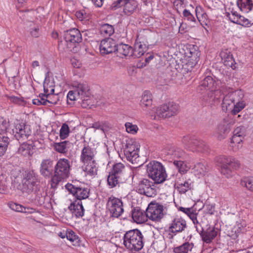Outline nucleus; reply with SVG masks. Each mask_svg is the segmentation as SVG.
Here are the masks:
<instances>
[{
  "instance_id": "nucleus-1",
  "label": "nucleus",
  "mask_w": 253,
  "mask_h": 253,
  "mask_svg": "<svg viewBox=\"0 0 253 253\" xmlns=\"http://www.w3.org/2000/svg\"><path fill=\"white\" fill-rule=\"evenodd\" d=\"M93 149L89 146H84L82 149L80 160L84 164L82 166L86 175L94 176L97 174V164L94 159Z\"/></svg>"
},
{
  "instance_id": "nucleus-2",
  "label": "nucleus",
  "mask_w": 253,
  "mask_h": 253,
  "mask_svg": "<svg viewBox=\"0 0 253 253\" xmlns=\"http://www.w3.org/2000/svg\"><path fill=\"white\" fill-rule=\"evenodd\" d=\"M143 236L139 230L132 229L125 233L123 237V244L127 250L137 252L143 247Z\"/></svg>"
},
{
  "instance_id": "nucleus-3",
  "label": "nucleus",
  "mask_w": 253,
  "mask_h": 253,
  "mask_svg": "<svg viewBox=\"0 0 253 253\" xmlns=\"http://www.w3.org/2000/svg\"><path fill=\"white\" fill-rule=\"evenodd\" d=\"M21 176V184L17 186L18 189L27 193L36 192L39 190L40 181L38 175L33 171H23Z\"/></svg>"
},
{
  "instance_id": "nucleus-4",
  "label": "nucleus",
  "mask_w": 253,
  "mask_h": 253,
  "mask_svg": "<svg viewBox=\"0 0 253 253\" xmlns=\"http://www.w3.org/2000/svg\"><path fill=\"white\" fill-rule=\"evenodd\" d=\"M147 172L150 178L155 183L159 184L164 182L167 177V173L163 165L157 161H152L147 165Z\"/></svg>"
},
{
  "instance_id": "nucleus-5",
  "label": "nucleus",
  "mask_w": 253,
  "mask_h": 253,
  "mask_svg": "<svg viewBox=\"0 0 253 253\" xmlns=\"http://www.w3.org/2000/svg\"><path fill=\"white\" fill-rule=\"evenodd\" d=\"M64 40L66 42L67 48L69 51L76 53L79 51V43L82 41L80 31L76 28L64 30Z\"/></svg>"
},
{
  "instance_id": "nucleus-6",
  "label": "nucleus",
  "mask_w": 253,
  "mask_h": 253,
  "mask_svg": "<svg viewBox=\"0 0 253 253\" xmlns=\"http://www.w3.org/2000/svg\"><path fill=\"white\" fill-rule=\"evenodd\" d=\"M219 162L221 164V173L227 178L231 177L232 170H237L241 166L239 161L232 157L221 156L219 157Z\"/></svg>"
},
{
  "instance_id": "nucleus-7",
  "label": "nucleus",
  "mask_w": 253,
  "mask_h": 253,
  "mask_svg": "<svg viewBox=\"0 0 253 253\" xmlns=\"http://www.w3.org/2000/svg\"><path fill=\"white\" fill-rule=\"evenodd\" d=\"M107 209L112 217L118 218L124 212L123 203L121 199L113 196L109 197L107 202Z\"/></svg>"
},
{
  "instance_id": "nucleus-8",
  "label": "nucleus",
  "mask_w": 253,
  "mask_h": 253,
  "mask_svg": "<svg viewBox=\"0 0 253 253\" xmlns=\"http://www.w3.org/2000/svg\"><path fill=\"white\" fill-rule=\"evenodd\" d=\"M244 94L241 90H235L227 94L222 98V110L227 111L231 110L236 101L241 100Z\"/></svg>"
},
{
  "instance_id": "nucleus-9",
  "label": "nucleus",
  "mask_w": 253,
  "mask_h": 253,
  "mask_svg": "<svg viewBox=\"0 0 253 253\" xmlns=\"http://www.w3.org/2000/svg\"><path fill=\"white\" fill-rule=\"evenodd\" d=\"M164 206L156 202H151L146 209L147 219L156 222L160 221L164 216Z\"/></svg>"
},
{
  "instance_id": "nucleus-10",
  "label": "nucleus",
  "mask_w": 253,
  "mask_h": 253,
  "mask_svg": "<svg viewBox=\"0 0 253 253\" xmlns=\"http://www.w3.org/2000/svg\"><path fill=\"white\" fill-rule=\"evenodd\" d=\"M139 146L137 143L133 142L132 143H127L126 145L124 152L127 160L133 164H136L140 166L141 164L139 163Z\"/></svg>"
},
{
  "instance_id": "nucleus-11",
  "label": "nucleus",
  "mask_w": 253,
  "mask_h": 253,
  "mask_svg": "<svg viewBox=\"0 0 253 253\" xmlns=\"http://www.w3.org/2000/svg\"><path fill=\"white\" fill-rule=\"evenodd\" d=\"M9 123L5 121L0 124V157L6 152L10 139L7 136L10 130Z\"/></svg>"
},
{
  "instance_id": "nucleus-12",
  "label": "nucleus",
  "mask_w": 253,
  "mask_h": 253,
  "mask_svg": "<svg viewBox=\"0 0 253 253\" xmlns=\"http://www.w3.org/2000/svg\"><path fill=\"white\" fill-rule=\"evenodd\" d=\"M65 187L70 193L80 201L81 200L87 199L89 197L90 189L88 186H76L68 183L65 185Z\"/></svg>"
},
{
  "instance_id": "nucleus-13",
  "label": "nucleus",
  "mask_w": 253,
  "mask_h": 253,
  "mask_svg": "<svg viewBox=\"0 0 253 253\" xmlns=\"http://www.w3.org/2000/svg\"><path fill=\"white\" fill-rule=\"evenodd\" d=\"M12 132L15 138L18 141H23L28 139L32 132L30 127L23 123L15 124Z\"/></svg>"
},
{
  "instance_id": "nucleus-14",
  "label": "nucleus",
  "mask_w": 253,
  "mask_h": 253,
  "mask_svg": "<svg viewBox=\"0 0 253 253\" xmlns=\"http://www.w3.org/2000/svg\"><path fill=\"white\" fill-rule=\"evenodd\" d=\"M204 93L202 98L204 105L211 106L219 102V96L221 95L220 90L208 91L205 92Z\"/></svg>"
},
{
  "instance_id": "nucleus-15",
  "label": "nucleus",
  "mask_w": 253,
  "mask_h": 253,
  "mask_svg": "<svg viewBox=\"0 0 253 253\" xmlns=\"http://www.w3.org/2000/svg\"><path fill=\"white\" fill-rule=\"evenodd\" d=\"M117 44L112 38L105 39L101 41L99 49L101 54H108L116 51Z\"/></svg>"
},
{
  "instance_id": "nucleus-16",
  "label": "nucleus",
  "mask_w": 253,
  "mask_h": 253,
  "mask_svg": "<svg viewBox=\"0 0 253 253\" xmlns=\"http://www.w3.org/2000/svg\"><path fill=\"white\" fill-rule=\"evenodd\" d=\"M216 83L211 76H208L203 80L198 86V90L201 94L208 91H214Z\"/></svg>"
},
{
  "instance_id": "nucleus-17",
  "label": "nucleus",
  "mask_w": 253,
  "mask_h": 253,
  "mask_svg": "<svg viewBox=\"0 0 253 253\" xmlns=\"http://www.w3.org/2000/svg\"><path fill=\"white\" fill-rule=\"evenodd\" d=\"M187 228V223L185 219L181 217L174 218L169 224V230L172 233L182 232Z\"/></svg>"
},
{
  "instance_id": "nucleus-18",
  "label": "nucleus",
  "mask_w": 253,
  "mask_h": 253,
  "mask_svg": "<svg viewBox=\"0 0 253 253\" xmlns=\"http://www.w3.org/2000/svg\"><path fill=\"white\" fill-rule=\"evenodd\" d=\"M63 179V159H60L54 168V174L52 177V187L55 186Z\"/></svg>"
},
{
  "instance_id": "nucleus-19",
  "label": "nucleus",
  "mask_w": 253,
  "mask_h": 253,
  "mask_svg": "<svg viewBox=\"0 0 253 253\" xmlns=\"http://www.w3.org/2000/svg\"><path fill=\"white\" fill-rule=\"evenodd\" d=\"M151 182L147 179H143L139 181L136 191L138 193L148 197L151 196L153 189L151 187Z\"/></svg>"
},
{
  "instance_id": "nucleus-20",
  "label": "nucleus",
  "mask_w": 253,
  "mask_h": 253,
  "mask_svg": "<svg viewBox=\"0 0 253 253\" xmlns=\"http://www.w3.org/2000/svg\"><path fill=\"white\" fill-rule=\"evenodd\" d=\"M220 56L225 66L234 70L236 68V63L230 51L227 49L222 50L220 53Z\"/></svg>"
},
{
  "instance_id": "nucleus-21",
  "label": "nucleus",
  "mask_w": 253,
  "mask_h": 253,
  "mask_svg": "<svg viewBox=\"0 0 253 253\" xmlns=\"http://www.w3.org/2000/svg\"><path fill=\"white\" fill-rule=\"evenodd\" d=\"M132 47L127 44L121 43L117 44L115 53L118 56L123 58L125 57H132Z\"/></svg>"
},
{
  "instance_id": "nucleus-22",
  "label": "nucleus",
  "mask_w": 253,
  "mask_h": 253,
  "mask_svg": "<svg viewBox=\"0 0 253 253\" xmlns=\"http://www.w3.org/2000/svg\"><path fill=\"white\" fill-rule=\"evenodd\" d=\"M146 211H144L139 208L136 207L133 209L131 212L132 218L137 223H142L147 220Z\"/></svg>"
},
{
  "instance_id": "nucleus-23",
  "label": "nucleus",
  "mask_w": 253,
  "mask_h": 253,
  "mask_svg": "<svg viewBox=\"0 0 253 253\" xmlns=\"http://www.w3.org/2000/svg\"><path fill=\"white\" fill-rule=\"evenodd\" d=\"M198 232L202 237L203 242L207 244L211 242L212 240L217 235V231L213 228H209L206 231H204L203 229H202V230L198 231Z\"/></svg>"
},
{
  "instance_id": "nucleus-24",
  "label": "nucleus",
  "mask_w": 253,
  "mask_h": 253,
  "mask_svg": "<svg viewBox=\"0 0 253 253\" xmlns=\"http://www.w3.org/2000/svg\"><path fill=\"white\" fill-rule=\"evenodd\" d=\"M41 174L45 177H50L53 172V162L50 159L43 160L41 165Z\"/></svg>"
},
{
  "instance_id": "nucleus-25",
  "label": "nucleus",
  "mask_w": 253,
  "mask_h": 253,
  "mask_svg": "<svg viewBox=\"0 0 253 253\" xmlns=\"http://www.w3.org/2000/svg\"><path fill=\"white\" fill-rule=\"evenodd\" d=\"M127 180L126 177H121L113 173L110 172L107 178V182L109 187L111 188L124 183Z\"/></svg>"
},
{
  "instance_id": "nucleus-26",
  "label": "nucleus",
  "mask_w": 253,
  "mask_h": 253,
  "mask_svg": "<svg viewBox=\"0 0 253 253\" xmlns=\"http://www.w3.org/2000/svg\"><path fill=\"white\" fill-rule=\"evenodd\" d=\"M69 210L72 211L76 217H82L84 215V209L81 201H75L70 204L68 207Z\"/></svg>"
},
{
  "instance_id": "nucleus-27",
  "label": "nucleus",
  "mask_w": 253,
  "mask_h": 253,
  "mask_svg": "<svg viewBox=\"0 0 253 253\" xmlns=\"http://www.w3.org/2000/svg\"><path fill=\"white\" fill-rule=\"evenodd\" d=\"M48 73H46L45 78L43 82V86L44 93L46 96V98L50 97V95L54 93V85L52 81H50L48 77Z\"/></svg>"
},
{
  "instance_id": "nucleus-28",
  "label": "nucleus",
  "mask_w": 253,
  "mask_h": 253,
  "mask_svg": "<svg viewBox=\"0 0 253 253\" xmlns=\"http://www.w3.org/2000/svg\"><path fill=\"white\" fill-rule=\"evenodd\" d=\"M34 145L33 143H23L18 149V153L24 157H31L33 154Z\"/></svg>"
},
{
  "instance_id": "nucleus-29",
  "label": "nucleus",
  "mask_w": 253,
  "mask_h": 253,
  "mask_svg": "<svg viewBox=\"0 0 253 253\" xmlns=\"http://www.w3.org/2000/svg\"><path fill=\"white\" fill-rule=\"evenodd\" d=\"M146 45L141 42H136L134 49L132 48V57L139 58L144 54L147 50Z\"/></svg>"
},
{
  "instance_id": "nucleus-30",
  "label": "nucleus",
  "mask_w": 253,
  "mask_h": 253,
  "mask_svg": "<svg viewBox=\"0 0 253 253\" xmlns=\"http://www.w3.org/2000/svg\"><path fill=\"white\" fill-rule=\"evenodd\" d=\"M75 90L80 99L87 97L90 94L89 86L86 83L78 84Z\"/></svg>"
},
{
  "instance_id": "nucleus-31",
  "label": "nucleus",
  "mask_w": 253,
  "mask_h": 253,
  "mask_svg": "<svg viewBox=\"0 0 253 253\" xmlns=\"http://www.w3.org/2000/svg\"><path fill=\"white\" fill-rule=\"evenodd\" d=\"M230 129L227 125L219 124L215 128L214 134L218 139L221 140L226 137Z\"/></svg>"
},
{
  "instance_id": "nucleus-32",
  "label": "nucleus",
  "mask_w": 253,
  "mask_h": 253,
  "mask_svg": "<svg viewBox=\"0 0 253 253\" xmlns=\"http://www.w3.org/2000/svg\"><path fill=\"white\" fill-rule=\"evenodd\" d=\"M152 95L151 93L147 90L145 91L142 95L140 101V106L143 110H146L147 108L150 107L152 105Z\"/></svg>"
},
{
  "instance_id": "nucleus-33",
  "label": "nucleus",
  "mask_w": 253,
  "mask_h": 253,
  "mask_svg": "<svg viewBox=\"0 0 253 253\" xmlns=\"http://www.w3.org/2000/svg\"><path fill=\"white\" fill-rule=\"evenodd\" d=\"M197 138L194 135H187L183 137L181 142L186 149L192 151Z\"/></svg>"
},
{
  "instance_id": "nucleus-34",
  "label": "nucleus",
  "mask_w": 253,
  "mask_h": 253,
  "mask_svg": "<svg viewBox=\"0 0 253 253\" xmlns=\"http://www.w3.org/2000/svg\"><path fill=\"white\" fill-rule=\"evenodd\" d=\"M137 7V2L135 0H126L124 4V12L129 15L132 14Z\"/></svg>"
},
{
  "instance_id": "nucleus-35",
  "label": "nucleus",
  "mask_w": 253,
  "mask_h": 253,
  "mask_svg": "<svg viewBox=\"0 0 253 253\" xmlns=\"http://www.w3.org/2000/svg\"><path fill=\"white\" fill-rule=\"evenodd\" d=\"M237 4L241 11L248 13L253 7L252 0H237Z\"/></svg>"
},
{
  "instance_id": "nucleus-36",
  "label": "nucleus",
  "mask_w": 253,
  "mask_h": 253,
  "mask_svg": "<svg viewBox=\"0 0 253 253\" xmlns=\"http://www.w3.org/2000/svg\"><path fill=\"white\" fill-rule=\"evenodd\" d=\"M110 172L119 176H120L121 177H126L127 178V176L125 173V166L121 163L114 164Z\"/></svg>"
},
{
  "instance_id": "nucleus-37",
  "label": "nucleus",
  "mask_w": 253,
  "mask_h": 253,
  "mask_svg": "<svg viewBox=\"0 0 253 253\" xmlns=\"http://www.w3.org/2000/svg\"><path fill=\"white\" fill-rule=\"evenodd\" d=\"M195 143L192 150V152H205L208 151V146L205 142L197 138Z\"/></svg>"
},
{
  "instance_id": "nucleus-38",
  "label": "nucleus",
  "mask_w": 253,
  "mask_h": 253,
  "mask_svg": "<svg viewBox=\"0 0 253 253\" xmlns=\"http://www.w3.org/2000/svg\"><path fill=\"white\" fill-rule=\"evenodd\" d=\"M194 247V244L186 242L182 245L175 247L173 249V253H188L191 251Z\"/></svg>"
},
{
  "instance_id": "nucleus-39",
  "label": "nucleus",
  "mask_w": 253,
  "mask_h": 253,
  "mask_svg": "<svg viewBox=\"0 0 253 253\" xmlns=\"http://www.w3.org/2000/svg\"><path fill=\"white\" fill-rule=\"evenodd\" d=\"M165 105H166L168 108V109H166L168 118L175 116L178 113L179 109V106L178 104L173 102H170L165 104Z\"/></svg>"
},
{
  "instance_id": "nucleus-40",
  "label": "nucleus",
  "mask_w": 253,
  "mask_h": 253,
  "mask_svg": "<svg viewBox=\"0 0 253 253\" xmlns=\"http://www.w3.org/2000/svg\"><path fill=\"white\" fill-rule=\"evenodd\" d=\"M191 56L189 57V59L186 64L188 67L190 68L188 70L194 67L197 64L199 60L200 53L198 51H195L194 53L190 52Z\"/></svg>"
},
{
  "instance_id": "nucleus-41",
  "label": "nucleus",
  "mask_w": 253,
  "mask_h": 253,
  "mask_svg": "<svg viewBox=\"0 0 253 253\" xmlns=\"http://www.w3.org/2000/svg\"><path fill=\"white\" fill-rule=\"evenodd\" d=\"M99 31L103 37H110L114 33V28L111 25L105 24L100 26Z\"/></svg>"
},
{
  "instance_id": "nucleus-42",
  "label": "nucleus",
  "mask_w": 253,
  "mask_h": 253,
  "mask_svg": "<svg viewBox=\"0 0 253 253\" xmlns=\"http://www.w3.org/2000/svg\"><path fill=\"white\" fill-rule=\"evenodd\" d=\"M184 160H176L173 162L174 165L181 173H184L189 169V167Z\"/></svg>"
},
{
  "instance_id": "nucleus-43",
  "label": "nucleus",
  "mask_w": 253,
  "mask_h": 253,
  "mask_svg": "<svg viewBox=\"0 0 253 253\" xmlns=\"http://www.w3.org/2000/svg\"><path fill=\"white\" fill-rule=\"evenodd\" d=\"M244 137L234 134L232 136L230 143V146L233 149H239L242 146V142Z\"/></svg>"
},
{
  "instance_id": "nucleus-44",
  "label": "nucleus",
  "mask_w": 253,
  "mask_h": 253,
  "mask_svg": "<svg viewBox=\"0 0 253 253\" xmlns=\"http://www.w3.org/2000/svg\"><path fill=\"white\" fill-rule=\"evenodd\" d=\"M39 97L40 99H33L32 102L34 104L37 105H49V104H53L55 103L51 100H48V98H46V96L43 93L40 94Z\"/></svg>"
},
{
  "instance_id": "nucleus-45",
  "label": "nucleus",
  "mask_w": 253,
  "mask_h": 253,
  "mask_svg": "<svg viewBox=\"0 0 253 253\" xmlns=\"http://www.w3.org/2000/svg\"><path fill=\"white\" fill-rule=\"evenodd\" d=\"M6 176L0 171V193L6 194L8 191Z\"/></svg>"
},
{
  "instance_id": "nucleus-46",
  "label": "nucleus",
  "mask_w": 253,
  "mask_h": 253,
  "mask_svg": "<svg viewBox=\"0 0 253 253\" xmlns=\"http://www.w3.org/2000/svg\"><path fill=\"white\" fill-rule=\"evenodd\" d=\"M172 161L176 160H184L186 157V154L184 151L180 149H177L172 151L171 153Z\"/></svg>"
},
{
  "instance_id": "nucleus-47",
  "label": "nucleus",
  "mask_w": 253,
  "mask_h": 253,
  "mask_svg": "<svg viewBox=\"0 0 253 253\" xmlns=\"http://www.w3.org/2000/svg\"><path fill=\"white\" fill-rule=\"evenodd\" d=\"M76 100H80L79 97L75 90L70 91L67 95V104L72 105Z\"/></svg>"
},
{
  "instance_id": "nucleus-48",
  "label": "nucleus",
  "mask_w": 253,
  "mask_h": 253,
  "mask_svg": "<svg viewBox=\"0 0 253 253\" xmlns=\"http://www.w3.org/2000/svg\"><path fill=\"white\" fill-rule=\"evenodd\" d=\"M168 108L166 105L163 104L158 107L156 108V114L157 116L160 118H168L167 116V112L166 109H168Z\"/></svg>"
},
{
  "instance_id": "nucleus-49",
  "label": "nucleus",
  "mask_w": 253,
  "mask_h": 253,
  "mask_svg": "<svg viewBox=\"0 0 253 253\" xmlns=\"http://www.w3.org/2000/svg\"><path fill=\"white\" fill-rule=\"evenodd\" d=\"M73 122H67L64 123V139L67 138L70 133H72L75 129L76 126Z\"/></svg>"
},
{
  "instance_id": "nucleus-50",
  "label": "nucleus",
  "mask_w": 253,
  "mask_h": 253,
  "mask_svg": "<svg viewBox=\"0 0 253 253\" xmlns=\"http://www.w3.org/2000/svg\"><path fill=\"white\" fill-rule=\"evenodd\" d=\"M234 108L230 110L231 111L232 114L236 116L237 115L238 113H239L242 109H243L245 107V104L243 101L240 102V100L239 101H236V103L233 105Z\"/></svg>"
},
{
  "instance_id": "nucleus-51",
  "label": "nucleus",
  "mask_w": 253,
  "mask_h": 253,
  "mask_svg": "<svg viewBox=\"0 0 253 253\" xmlns=\"http://www.w3.org/2000/svg\"><path fill=\"white\" fill-rule=\"evenodd\" d=\"M64 155L70 157L73 155V152L70 148H73V143H70L68 141L64 140Z\"/></svg>"
},
{
  "instance_id": "nucleus-52",
  "label": "nucleus",
  "mask_w": 253,
  "mask_h": 253,
  "mask_svg": "<svg viewBox=\"0 0 253 253\" xmlns=\"http://www.w3.org/2000/svg\"><path fill=\"white\" fill-rule=\"evenodd\" d=\"M241 184L250 191H253V177L245 178L241 181Z\"/></svg>"
},
{
  "instance_id": "nucleus-53",
  "label": "nucleus",
  "mask_w": 253,
  "mask_h": 253,
  "mask_svg": "<svg viewBox=\"0 0 253 253\" xmlns=\"http://www.w3.org/2000/svg\"><path fill=\"white\" fill-rule=\"evenodd\" d=\"M176 188L180 193H185L190 189V184L187 181H185L183 183H177L176 184Z\"/></svg>"
},
{
  "instance_id": "nucleus-54",
  "label": "nucleus",
  "mask_w": 253,
  "mask_h": 253,
  "mask_svg": "<svg viewBox=\"0 0 253 253\" xmlns=\"http://www.w3.org/2000/svg\"><path fill=\"white\" fill-rule=\"evenodd\" d=\"M73 162L64 159V178H68L70 176V170L72 166Z\"/></svg>"
},
{
  "instance_id": "nucleus-55",
  "label": "nucleus",
  "mask_w": 253,
  "mask_h": 253,
  "mask_svg": "<svg viewBox=\"0 0 253 253\" xmlns=\"http://www.w3.org/2000/svg\"><path fill=\"white\" fill-rule=\"evenodd\" d=\"M125 126L126 131L131 134H135L138 130V128L136 125H133L129 122L126 123L125 124Z\"/></svg>"
},
{
  "instance_id": "nucleus-56",
  "label": "nucleus",
  "mask_w": 253,
  "mask_h": 253,
  "mask_svg": "<svg viewBox=\"0 0 253 253\" xmlns=\"http://www.w3.org/2000/svg\"><path fill=\"white\" fill-rule=\"evenodd\" d=\"M226 16L229 18V19L231 21V22L236 24L238 23V20L240 16V15L236 11H232L231 13L229 12H227L226 13Z\"/></svg>"
},
{
  "instance_id": "nucleus-57",
  "label": "nucleus",
  "mask_w": 253,
  "mask_h": 253,
  "mask_svg": "<svg viewBox=\"0 0 253 253\" xmlns=\"http://www.w3.org/2000/svg\"><path fill=\"white\" fill-rule=\"evenodd\" d=\"M66 237L67 239L71 242H78V236L72 230H67L66 233Z\"/></svg>"
},
{
  "instance_id": "nucleus-58",
  "label": "nucleus",
  "mask_w": 253,
  "mask_h": 253,
  "mask_svg": "<svg viewBox=\"0 0 253 253\" xmlns=\"http://www.w3.org/2000/svg\"><path fill=\"white\" fill-rule=\"evenodd\" d=\"M237 24L242 25L245 27H250L253 23H251V21H249L247 18H245L244 16L240 15L238 20Z\"/></svg>"
},
{
  "instance_id": "nucleus-59",
  "label": "nucleus",
  "mask_w": 253,
  "mask_h": 253,
  "mask_svg": "<svg viewBox=\"0 0 253 253\" xmlns=\"http://www.w3.org/2000/svg\"><path fill=\"white\" fill-rule=\"evenodd\" d=\"M33 26L30 29V32L31 36L35 38H37L40 36V28L38 25H35L33 23H31L30 26Z\"/></svg>"
},
{
  "instance_id": "nucleus-60",
  "label": "nucleus",
  "mask_w": 253,
  "mask_h": 253,
  "mask_svg": "<svg viewBox=\"0 0 253 253\" xmlns=\"http://www.w3.org/2000/svg\"><path fill=\"white\" fill-rule=\"evenodd\" d=\"M195 169L198 172L199 174L201 175H205L207 171V168L203 164L201 163H197L195 166Z\"/></svg>"
},
{
  "instance_id": "nucleus-61",
  "label": "nucleus",
  "mask_w": 253,
  "mask_h": 253,
  "mask_svg": "<svg viewBox=\"0 0 253 253\" xmlns=\"http://www.w3.org/2000/svg\"><path fill=\"white\" fill-rule=\"evenodd\" d=\"M76 16L80 20H87L89 18V15L85 12L84 10L77 11L76 13Z\"/></svg>"
},
{
  "instance_id": "nucleus-62",
  "label": "nucleus",
  "mask_w": 253,
  "mask_h": 253,
  "mask_svg": "<svg viewBox=\"0 0 253 253\" xmlns=\"http://www.w3.org/2000/svg\"><path fill=\"white\" fill-rule=\"evenodd\" d=\"M90 95H89L87 97H84L83 98H80L79 102L81 104V106L83 108H87L89 105H91V101L90 99Z\"/></svg>"
},
{
  "instance_id": "nucleus-63",
  "label": "nucleus",
  "mask_w": 253,
  "mask_h": 253,
  "mask_svg": "<svg viewBox=\"0 0 253 253\" xmlns=\"http://www.w3.org/2000/svg\"><path fill=\"white\" fill-rule=\"evenodd\" d=\"M71 65L74 68H80L82 66V63L78 57L74 56L70 59Z\"/></svg>"
},
{
  "instance_id": "nucleus-64",
  "label": "nucleus",
  "mask_w": 253,
  "mask_h": 253,
  "mask_svg": "<svg viewBox=\"0 0 253 253\" xmlns=\"http://www.w3.org/2000/svg\"><path fill=\"white\" fill-rule=\"evenodd\" d=\"M52 146L56 151L63 153V142H54Z\"/></svg>"
}]
</instances>
